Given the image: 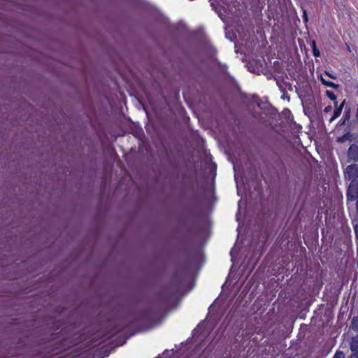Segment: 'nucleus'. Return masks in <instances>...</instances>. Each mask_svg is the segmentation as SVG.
Listing matches in <instances>:
<instances>
[{"label":"nucleus","mask_w":358,"mask_h":358,"mask_svg":"<svg viewBox=\"0 0 358 358\" xmlns=\"http://www.w3.org/2000/svg\"><path fill=\"white\" fill-rule=\"evenodd\" d=\"M185 279H180L179 272L175 271L169 284L164 285L156 294V299L163 303L167 304L179 293Z\"/></svg>","instance_id":"nucleus-1"},{"label":"nucleus","mask_w":358,"mask_h":358,"mask_svg":"<svg viewBox=\"0 0 358 358\" xmlns=\"http://www.w3.org/2000/svg\"><path fill=\"white\" fill-rule=\"evenodd\" d=\"M344 176L346 180L354 181L357 180L358 178V164L352 163L347 166L344 170Z\"/></svg>","instance_id":"nucleus-2"},{"label":"nucleus","mask_w":358,"mask_h":358,"mask_svg":"<svg viewBox=\"0 0 358 358\" xmlns=\"http://www.w3.org/2000/svg\"><path fill=\"white\" fill-rule=\"evenodd\" d=\"M346 197L348 201H354L358 199V181H351L347 189Z\"/></svg>","instance_id":"nucleus-3"},{"label":"nucleus","mask_w":358,"mask_h":358,"mask_svg":"<svg viewBox=\"0 0 358 358\" xmlns=\"http://www.w3.org/2000/svg\"><path fill=\"white\" fill-rule=\"evenodd\" d=\"M347 161L348 163H356L358 162V145L352 143L347 151Z\"/></svg>","instance_id":"nucleus-4"},{"label":"nucleus","mask_w":358,"mask_h":358,"mask_svg":"<svg viewBox=\"0 0 358 358\" xmlns=\"http://www.w3.org/2000/svg\"><path fill=\"white\" fill-rule=\"evenodd\" d=\"M345 104V100L344 99L341 102V103L339 105L338 107H336V108L334 110V114L329 120L330 122L334 121V120H336L341 115Z\"/></svg>","instance_id":"nucleus-5"},{"label":"nucleus","mask_w":358,"mask_h":358,"mask_svg":"<svg viewBox=\"0 0 358 358\" xmlns=\"http://www.w3.org/2000/svg\"><path fill=\"white\" fill-rule=\"evenodd\" d=\"M350 349L351 352H358V335L352 337L350 342Z\"/></svg>","instance_id":"nucleus-6"},{"label":"nucleus","mask_w":358,"mask_h":358,"mask_svg":"<svg viewBox=\"0 0 358 358\" xmlns=\"http://www.w3.org/2000/svg\"><path fill=\"white\" fill-rule=\"evenodd\" d=\"M320 81L322 84L326 87H329L335 90L339 87V85L336 84L331 81L325 80L322 76L320 77Z\"/></svg>","instance_id":"nucleus-7"},{"label":"nucleus","mask_w":358,"mask_h":358,"mask_svg":"<svg viewBox=\"0 0 358 358\" xmlns=\"http://www.w3.org/2000/svg\"><path fill=\"white\" fill-rule=\"evenodd\" d=\"M57 354V352H55V348H52L51 350H49L45 352H40L39 355H38L36 358H49L52 357Z\"/></svg>","instance_id":"nucleus-8"},{"label":"nucleus","mask_w":358,"mask_h":358,"mask_svg":"<svg viewBox=\"0 0 358 358\" xmlns=\"http://www.w3.org/2000/svg\"><path fill=\"white\" fill-rule=\"evenodd\" d=\"M311 47H312V49H313V55L315 57H320V52L319 49L317 48V45H316V43H315V41H313L312 42Z\"/></svg>","instance_id":"nucleus-9"},{"label":"nucleus","mask_w":358,"mask_h":358,"mask_svg":"<svg viewBox=\"0 0 358 358\" xmlns=\"http://www.w3.org/2000/svg\"><path fill=\"white\" fill-rule=\"evenodd\" d=\"M351 138H352L351 134L350 132H348V133L345 134L344 135H343L342 136L338 137L337 141H338V142L343 143L346 140H351Z\"/></svg>","instance_id":"nucleus-10"},{"label":"nucleus","mask_w":358,"mask_h":358,"mask_svg":"<svg viewBox=\"0 0 358 358\" xmlns=\"http://www.w3.org/2000/svg\"><path fill=\"white\" fill-rule=\"evenodd\" d=\"M325 94L326 96L331 101H336V94L331 92V91H329V90H327L325 92Z\"/></svg>","instance_id":"nucleus-11"},{"label":"nucleus","mask_w":358,"mask_h":358,"mask_svg":"<svg viewBox=\"0 0 358 358\" xmlns=\"http://www.w3.org/2000/svg\"><path fill=\"white\" fill-rule=\"evenodd\" d=\"M350 109L348 108L344 112V115L343 117L344 118L343 123L345 122V121L348 120L350 119Z\"/></svg>","instance_id":"nucleus-12"},{"label":"nucleus","mask_w":358,"mask_h":358,"mask_svg":"<svg viewBox=\"0 0 358 358\" xmlns=\"http://www.w3.org/2000/svg\"><path fill=\"white\" fill-rule=\"evenodd\" d=\"M332 358H345V355L342 351H336Z\"/></svg>","instance_id":"nucleus-13"},{"label":"nucleus","mask_w":358,"mask_h":358,"mask_svg":"<svg viewBox=\"0 0 358 358\" xmlns=\"http://www.w3.org/2000/svg\"><path fill=\"white\" fill-rule=\"evenodd\" d=\"M325 75H327L328 77H329L331 79L336 80L337 78V76L335 74H333L330 73L329 71H324Z\"/></svg>","instance_id":"nucleus-14"},{"label":"nucleus","mask_w":358,"mask_h":358,"mask_svg":"<svg viewBox=\"0 0 358 358\" xmlns=\"http://www.w3.org/2000/svg\"><path fill=\"white\" fill-rule=\"evenodd\" d=\"M354 230H355V238L357 240H358V224H356L354 226Z\"/></svg>","instance_id":"nucleus-15"},{"label":"nucleus","mask_w":358,"mask_h":358,"mask_svg":"<svg viewBox=\"0 0 358 358\" xmlns=\"http://www.w3.org/2000/svg\"><path fill=\"white\" fill-rule=\"evenodd\" d=\"M348 358H358V352H351V354L348 357Z\"/></svg>","instance_id":"nucleus-16"},{"label":"nucleus","mask_w":358,"mask_h":358,"mask_svg":"<svg viewBox=\"0 0 358 358\" xmlns=\"http://www.w3.org/2000/svg\"><path fill=\"white\" fill-rule=\"evenodd\" d=\"M331 110H332V107H331V106H326V107L324 108V112L327 113L331 112Z\"/></svg>","instance_id":"nucleus-17"},{"label":"nucleus","mask_w":358,"mask_h":358,"mask_svg":"<svg viewBox=\"0 0 358 358\" xmlns=\"http://www.w3.org/2000/svg\"><path fill=\"white\" fill-rule=\"evenodd\" d=\"M334 102V107H338L339 106H338V101H337V99H336V101H332Z\"/></svg>","instance_id":"nucleus-18"},{"label":"nucleus","mask_w":358,"mask_h":358,"mask_svg":"<svg viewBox=\"0 0 358 358\" xmlns=\"http://www.w3.org/2000/svg\"><path fill=\"white\" fill-rule=\"evenodd\" d=\"M355 117H356V120H357V122H358V106H357V111H356V114H355Z\"/></svg>","instance_id":"nucleus-19"},{"label":"nucleus","mask_w":358,"mask_h":358,"mask_svg":"<svg viewBox=\"0 0 358 358\" xmlns=\"http://www.w3.org/2000/svg\"><path fill=\"white\" fill-rule=\"evenodd\" d=\"M357 200V202H356V209H357V212L358 213V199H356Z\"/></svg>","instance_id":"nucleus-20"},{"label":"nucleus","mask_w":358,"mask_h":358,"mask_svg":"<svg viewBox=\"0 0 358 358\" xmlns=\"http://www.w3.org/2000/svg\"><path fill=\"white\" fill-rule=\"evenodd\" d=\"M57 334H52L51 335V336L52 337V339H54L55 338H56V337H57Z\"/></svg>","instance_id":"nucleus-21"},{"label":"nucleus","mask_w":358,"mask_h":358,"mask_svg":"<svg viewBox=\"0 0 358 358\" xmlns=\"http://www.w3.org/2000/svg\"><path fill=\"white\" fill-rule=\"evenodd\" d=\"M346 46H347V49L349 52H351V50H350V47L348 44H346Z\"/></svg>","instance_id":"nucleus-22"},{"label":"nucleus","mask_w":358,"mask_h":358,"mask_svg":"<svg viewBox=\"0 0 358 358\" xmlns=\"http://www.w3.org/2000/svg\"><path fill=\"white\" fill-rule=\"evenodd\" d=\"M356 90H357V96H358V84L356 85Z\"/></svg>","instance_id":"nucleus-23"},{"label":"nucleus","mask_w":358,"mask_h":358,"mask_svg":"<svg viewBox=\"0 0 358 358\" xmlns=\"http://www.w3.org/2000/svg\"><path fill=\"white\" fill-rule=\"evenodd\" d=\"M147 312H148V310H145L143 311V314L145 315L147 313Z\"/></svg>","instance_id":"nucleus-24"},{"label":"nucleus","mask_w":358,"mask_h":358,"mask_svg":"<svg viewBox=\"0 0 358 358\" xmlns=\"http://www.w3.org/2000/svg\"><path fill=\"white\" fill-rule=\"evenodd\" d=\"M304 20L307 21L308 19H307V16L305 15V17H304Z\"/></svg>","instance_id":"nucleus-25"},{"label":"nucleus","mask_w":358,"mask_h":358,"mask_svg":"<svg viewBox=\"0 0 358 358\" xmlns=\"http://www.w3.org/2000/svg\"><path fill=\"white\" fill-rule=\"evenodd\" d=\"M285 99H287L289 100V96H285Z\"/></svg>","instance_id":"nucleus-26"},{"label":"nucleus","mask_w":358,"mask_h":358,"mask_svg":"<svg viewBox=\"0 0 358 358\" xmlns=\"http://www.w3.org/2000/svg\"><path fill=\"white\" fill-rule=\"evenodd\" d=\"M285 99H287L289 100V96H285Z\"/></svg>","instance_id":"nucleus-27"},{"label":"nucleus","mask_w":358,"mask_h":358,"mask_svg":"<svg viewBox=\"0 0 358 358\" xmlns=\"http://www.w3.org/2000/svg\"><path fill=\"white\" fill-rule=\"evenodd\" d=\"M357 181H358V180H357Z\"/></svg>","instance_id":"nucleus-28"}]
</instances>
